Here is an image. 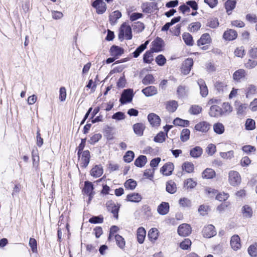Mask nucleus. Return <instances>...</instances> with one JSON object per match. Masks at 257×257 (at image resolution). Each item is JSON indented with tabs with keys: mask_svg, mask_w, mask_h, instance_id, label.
Wrapping results in <instances>:
<instances>
[{
	"mask_svg": "<svg viewBox=\"0 0 257 257\" xmlns=\"http://www.w3.org/2000/svg\"><path fill=\"white\" fill-rule=\"evenodd\" d=\"M118 37L120 41H122L124 38L126 40H131L133 35L131 26L126 23H123L119 28Z\"/></svg>",
	"mask_w": 257,
	"mask_h": 257,
	"instance_id": "nucleus-1",
	"label": "nucleus"
},
{
	"mask_svg": "<svg viewBox=\"0 0 257 257\" xmlns=\"http://www.w3.org/2000/svg\"><path fill=\"white\" fill-rule=\"evenodd\" d=\"M241 181L239 173L236 171H230L228 173V182L233 186L238 185Z\"/></svg>",
	"mask_w": 257,
	"mask_h": 257,
	"instance_id": "nucleus-2",
	"label": "nucleus"
},
{
	"mask_svg": "<svg viewBox=\"0 0 257 257\" xmlns=\"http://www.w3.org/2000/svg\"><path fill=\"white\" fill-rule=\"evenodd\" d=\"M92 6L96 9L98 14H102L106 11V5L103 0H95L92 3Z\"/></svg>",
	"mask_w": 257,
	"mask_h": 257,
	"instance_id": "nucleus-3",
	"label": "nucleus"
},
{
	"mask_svg": "<svg viewBox=\"0 0 257 257\" xmlns=\"http://www.w3.org/2000/svg\"><path fill=\"white\" fill-rule=\"evenodd\" d=\"M133 91L131 89L124 90L122 92L119 101L121 104L130 102L132 100Z\"/></svg>",
	"mask_w": 257,
	"mask_h": 257,
	"instance_id": "nucleus-4",
	"label": "nucleus"
},
{
	"mask_svg": "<svg viewBox=\"0 0 257 257\" xmlns=\"http://www.w3.org/2000/svg\"><path fill=\"white\" fill-rule=\"evenodd\" d=\"M81 157L80 159V165L81 167L86 168L90 161V152L88 150H85L80 153Z\"/></svg>",
	"mask_w": 257,
	"mask_h": 257,
	"instance_id": "nucleus-5",
	"label": "nucleus"
},
{
	"mask_svg": "<svg viewBox=\"0 0 257 257\" xmlns=\"http://www.w3.org/2000/svg\"><path fill=\"white\" fill-rule=\"evenodd\" d=\"M106 206L108 210L110 211L113 214L114 217L117 219L120 206L118 204H116L112 201H110L106 203Z\"/></svg>",
	"mask_w": 257,
	"mask_h": 257,
	"instance_id": "nucleus-6",
	"label": "nucleus"
},
{
	"mask_svg": "<svg viewBox=\"0 0 257 257\" xmlns=\"http://www.w3.org/2000/svg\"><path fill=\"white\" fill-rule=\"evenodd\" d=\"M193 65V60L192 58H187L183 63L181 71L184 75L189 74Z\"/></svg>",
	"mask_w": 257,
	"mask_h": 257,
	"instance_id": "nucleus-7",
	"label": "nucleus"
},
{
	"mask_svg": "<svg viewBox=\"0 0 257 257\" xmlns=\"http://www.w3.org/2000/svg\"><path fill=\"white\" fill-rule=\"evenodd\" d=\"M191 232V228L188 224L183 223L178 227V233L180 236H186L189 235Z\"/></svg>",
	"mask_w": 257,
	"mask_h": 257,
	"instance_id": "nucleus-8",
	"label": "nucleus"
},
{
	"mask_svg": "<svg viewBox=\"0 0 257 257\" xmlns=\"http://www.w3.org/2000/svg\"><path fill=\"white\" fill-rule=\"evenodd\" d=\"M163 41L160 38L157 37L152 43L151 51L154 52H159L163 49Z\"/></svg>",
	"mask_w": 257,
	"mask_h": 257,
	"instance_id": "nucleus-9",
	"label": "nucleus"
},
{
	"mask_svg": "<svg viewBox=\"0 0 257 257\" xmlns=\"http://www.w3.org/2000/svg\"><path fill=\"white\" fill-rule=\"evenodd\" d=\"M216 234L215 227L211 224L205 226L202 230V234L204 237L206 238H210Z\"/></svg>",
	"mask_w": 257,
	"mask_h": 257,
	"instance_id": "nucleus-10",
	"label": "nucleus"
},
{
	"mask_svg": "<svg viewBox=\"0 0 257 257\" xmlns=\"http://www.w3.org/2000/svg\"><path fill=\"white\" fill-rule=\"evenodd\" d=\"M256 86L252 84L246 85L243 88V91L245 95V97L248 98L255 94L256 91Z\"/></svg>",
	"mask_w": 257,
	"mask_h": 257,
	"instance_id": "nucleus-11",
	"label": "nucleus"
},
{
	"mask_svg": "<svg viewBox=\"0 0 257 257\" xmlns=\"http://www.w3.org/2000/svg\"><path fill=\"white\" fill-rule=\"evenodd\" d=\"M197 82L199 86L200 95L203 97H206L208 94V90L205 82L200 78L197 80Z\"/></svg>",
	"mask_w": 257,
	"mask_h": 257,
	"instance_id": "nucleus-12",
	"label": "nucleus"
},
{
	"mask_svg": "<svg viewBox=\"0 0 257 257\" xmlns=\"http://www.w3.org/2000/svg\"><path fill=\"white\" fill-rule=\"evenodd\" d=\"M222 108L216 105H212L209 110V114L211 117H218L222 114Z\"/></svg>",
	"mask_w": 257,
	"mask_h": 257,
	"instance_id": "nucleus-13",
	"label": "nucleus"
},
{
	"mask_svg": "<svg viewBox=\"0 0 257 257\" xmlns=\"http://www.w3.org/2000/svg\"><path fill=\"white\" fill-rule=\"evenodd\" d=\"M111 56L117 59L124 53V50L122 48L117 46L113 45L110 49Z\"/></svg>",
	"mask_w": 257,
	"mask_h": 257,
	"instance_id": "nucleus-14",
	"label": "nucleus"
},
{
	"mask_svg": "<svg viewBox=\"0 0 257 257\" xmlns=\"http://www.w3.org/2000/svg\"><path fill=\"white\" fill-rule=\"evenodd\" d=\"M148 119L153 126H158L160 125L161 119L158 115L153 113H150L148 116Z\"/></svg>",
	"mask_w": 257,
	"mask_h": 257,
	"instance_id": "nucleus-15",
	"label": "nucleus"
},
{
	"mask_svg": "<svg viewBox=\"0 0 257 257\" xmlns=\"http://www.w3.org/2000/svg\"><path fill=\"white\" fill-rule=\"evenodd\" d=\"M230 245L234 250H237L241 247L240 238L237 235H233L230 240Z\"/></svg>",
	"mask_w": 257,
	"mask_h": 257,
	"instance_id": "nucleus-16",
	"label": "nucleus"
},
{
	"mask_svg": "<svg viewBox=\"0 0 257 257\" xmlns=\"http://www.w3.org/2000/svg\"><path fill=\"white\" fill-rule=\"evenodd\" d=\"M174 170V165L172 163L165 164L160 170V172L166 176H169L172 174Z\"/></svg>",
	"mask_w": 257,
	"mask_h": 257,
	"instance_id": "nucleus-17",
	"label": "nucleus"
},
{
	"mask_svg": "<svg viewBox=\"0 0 257 257\" xmlns=\"http://www.w3.org/2000/svg\"><path fill=\"white\" fill-rule=\"evenodd\" d=\"M94 189L92 183L89 181H85L84 182V187L83 191L89 196V200L93 197V190Z\"/></svg>",
	"mask_w": 257,
	"mask_h": 257,
	"instance_id": "nucleus-18",
	"label": "nucleus"
},
{
	"mask_svg": "<svg viewBox=\"0 0 257 257\" xmlns=\"http://www.w3.org/2000/svg\"><path fill=\"white\" fill-rule=\"evenodd\" d=\"M237 36V32L232 29H229L225 31L223 35V38L228 41L233 40L236 38Z\"/></svg>",
	"mask_w": 257,
	"mask_h": 257,
	"instance_id": "nucleus-19",
	"label": "nucleus"
},
{
	"mask_svg": "<svg viewBox=\"0 0 257 257\" xmlns=\"http://www.w3.org/2000/svg\"><path fill=\"white\" fill-rule=\"evenodd\" d=\"M103 173V169L101 165H95L90 170V175L95 178L100 177Z\"/></svg>",
	"mask_w": 257,
	"mask_h": 257,
	"instance_id": "nucleus-20",
	"label": "nucleus"
},
{
	"mask_svg": "<svg viewBox=\"0 0 257 257\" xmlns=\"http://www.w3.org/2000/svg\"><path fill=\"white\" fill-rule=\"evenodd\" d=\"M210 128V124L206 121H201L197 123L195 126V129L202 133L207 132Z\"/></svg>",
	"mask_w": 257,
	"mask_h": 257,
	"instance_id": "nucleus-21",
	"label": "nucleus"
},
{
	"mask_svg": "<svg viewBox=\"0 0 257 257\" xmlns=\"http://www.w3.org/2000/svg\"><path fill=\"white\" fill-rule=\"evenodd\" d=\"M142 92L145 96L150 97L156 95L158 90L155 86H150L142 89Z\"/></svg>",
	"mask_w": 257,
	"mask_h": 257,
	"instance_id": "nucleus-22",
	"label": "nucleus"
},
{
	"mask_svg": "<svg viewBox=\"0 0 257 257\" xmlns=\"http://www.w3.org/2000/svg\"><path fill=\"white\" fill-rule=\"evenodd\" d=\"M211 38L208 33H205L202 35L200 38L197 41L198 46L203 45L210 43Z\"/></svg>",
	"mask_w": 257,
	"mask_h": 257,
	"instance_id": "nucleus-23",
	"label": "nucleus"
},
{
	"mask_svg": "<svg viewBox=\"0 0 257 257\" xmlns=\"http://www.w3.org/2000/svg\"><path fill=\"white\" fill-rule=\"evenodd\" d=\"M246 75L245 70L238 69L234 72L233 74V78L235 81H239L241 79L244 78Z\"/></svg>",
	"mask_w": 257,
	"mask_h": 257,
	"instance_id": "nucleus-24",
	"label": "nucleus"
},
{
	"mask_svg": "<svg viewBox=\"0 0 257 257\" xmlns=\"http://www.w3.org/2000/svg\"><path fill=\"white\" fill-rule=\"evenodd\" d=\"M188 88L185 85H179L177 90V94L179 98H182L187 96Z\"/></svg>",
	"mask_w": 257,
	"mask_h": 257,
	"instance_id": "nucleus-25",
	"label": "nucleus"
},
{
	"mask_svg": "<svg viewBox=\"0 0 257 257\" xmlns=\"http://www.w3.org/2000/svg\"><path fill=\"white\" fill-rule=\"evenodd\" d=\"M160 214L165 215L168 213L169 210V204L167 202H162L160 204L157 209Z\"/></svg>",
	"mask_w": 257,
	"mask_h": 257,
	"instance_id": "nucleus-26",
	"label": "nucleus"
},
{
	"mask_svg": "<svg viewBox=\"0 0 257 257\" xmlns=\"http://www.w3.org/2000/svg\"><path fill=\"white\" fill-rule=\"evenodd\" d=\"M145 128V126L142 123H137L133 125L135 133L139 136H143Z\"/></svg>",
	"mask_w": 257,
	"mask_h": 257,
	"instance_id": "nucleus-27",
	"label": "nucleus"
},
{
	"mask_svg": "<svg viewBox=\"0 0 257 257\" xmlns=\"http://www.w3.org/2000/svg\"><path fill=\"white\" fill-rule=\"evenodd\" d=\"M203 153L202 149L199 147L196 146L190 151V155L194 158H197L200 157Z\"/></svg>",
	"mask_w": 257,
	"mask_h": 257,
	"instance_id": "nucleus-28",
	"label": "nucleus"
},
{
	"mask_svg": "<svg viewBox=\"0 0 257 257\" xmlns=\"http://www.w3.org/2000/svg\"><path fill=\"white\" fill-rule=\"evenodd\" d=\"M241 212L245 218H251L253 214L252 208L248 205H244L241 208Z\"/></svg>",
	"mask_w": 257,
	"mask_h": 257,
	"instance_id": "nucleus-29",
	"label": "nucleus"
},
{
	"mask_svg": "<svg viewBox=\"0 0 257 257\" xmlns=\"http://www.w3.org/2000/svg\"><path fill=\"white\" fill-rule=\"evenodd\" d=\"M146 231L143 227H139L137 230V236L138 242L143 243L145 238Z\"/></svg>",
	"mask_w": 257,
	"mask_h": 257,
	"instance_id": "nucleus-30",
	"label": "nucleus"
},
{
	"mask_svg": "<svg viewBox=\"0 0 257 257\" xmlns=\"http://www.w3.org/2000/svg\"><path fill=\"white\" fill-rule=\"evenodd\" d=\"M236 2L232 0H227L224 4V7L228 15L231 14L232 11L235 8Z\"/></svg>",
	"mask_w": 257,
	"mask_h": 257,
	"instance_id": "nucleus-31",
	"label": "nucleus"
},
{
	"mask_svg": "<svg viewBox=\"0 0 257 257\" xmlns=\"http://www.w3.org/2000/svg\"><path fill=\"white\" fill-rule=\"evenodd\" d=\"M142 199L141 195L139 193H133L128 194L126 196V200L130 202H139Z\"/></svg>",
	"mask_w": 257,
	"mask_h": 257,
	"instance_id": "nucleus-32",
	"label": "nucleus"
},
{
	"mask_svg": "<svg viewBox=\"0 0 257 257\" xmlns=\"http://www.w3.org/2000/svg\"><path fill=\"white\" fill-rule=\"evenodd\" d=\"M166 189V191L170 194L175 193L177 191V187L175 183L172 180H170L167 182Z\"/></svg>",
	"mask_w": 257,
	"mask_h": 257,
	"instance_id": "nucleus-33",
	"label": "nucleus"
},
{
	"mask_svg": "<svg viewBox=\"0 0 257 257\" xmlns=\"http://www.w3.org/2000/svg\"><path fill=\"white\" fill-rule=\"evenodd\" d=\"M147 162L146 156L144 155L140 156L135 161V165L138 167H143Z\"/></svg>",
	"mask_w": 257,
	"mask_h": 257,
	"instance_id": "nucleus-34",
	"label": "nucleus"
},
{
	"mask_svg": "<svg viewBox=\"0 0 257 257\" xmlns=\"http://www.w3.org/2000/svg\"><path fill=\"white\" fill-rule=\"evenodd\" d=\"M178 107V103L175 100H171L167 102L166 108L167 110L170 112H174Z\"/></svg>",
	"mask_w": 257,
	"mask_h": 257,
	"instance_id": "nucleus-35",
	"label": "nucleus"
},
{
	"mask_svg": "<svg viewBox=\"0 0 257 257\" xmlns=\"http://www.w3.org/2000/svg\"><path fill=\"white\" fill-rule=\"evenodd\" d=\"M202 176L204 179H211L215 177V172L211 168H207L202 172Z\"/></svg>",
	"mask_w": 257,
	"mask_h": 257,
	"instance_id": "nucleus-36",
	"label": "nucleus"
},
{
	"mask_svg": "<svg viewBox=\"0 0 257 257\" xmlns=\"http://www.w3.org/2000/svg\"><path fill=\"white\" fill-rule=\"evenodd\" d=\"M236 107L237 114L238 115H243L245 114V111L247 108V104H242L238 102V105H236Z\"/></svg>",
	"mask_w": 257,
	"mask_h": 257,
	"instance_id": "nucleus-37",
	"label": "nucleus"
},
{
	"mask_svg": "<svg viewBox=\"0 0 257 257\" xmlns=\"http://www.w3.org/2000/svg\"><path fill=\"white\" fill-rule=\"evenodd\" d=\"M149 44V41H147L145 43L141 44L137 48L135 51L133 53L134 58H137L140 54L147 48V46Z\"/></svg>",
	"mask_w": 257,
	"mask_h": 257,
	"instance_id": "nucleus-38",
	"label": "nucleus"
},
{
	"mask_svg": "<svg viewBox=\"0 0 257 257\" xmlns=\"http://www.w3.org/2000/svg\"><path fill=\"white\" fill-rule=\"evenodd\" d=\"M213 130L214 132L218 135L222 134L225 131L224 126L222 123L217 122L213 125Z\"/></svg>",
	"mask_w": 257,
	"mask_h": 257,
	"instance_id": "nucleus-39",
	"label": "nucleus"
},
{
	"mask_svg": "<svg viewBox=\"0 0 257 257\" xmlns=\"http://www.w3.org/2000/svg\"><path fill=\"white\" fill-rule=\"evenodd\" d=\"M185 43L188 46H193L194 41L192 36L188 33H185L182 35Z\"/></svg>",
	"mask_w": 257,
	"mask_h": 257,
	"instance_id": "nucleus-40",
	"label": "nucleus"
},
{
	"mask_svg": "<svg viewBox=\"0 0 257 257\" xmlns=\"http://www.w3.org/2000/svg\"><path fill=\"white\" fill-rule=\"evenodd\" d=\"M121 17V14L120 12L114 11L109 16V21L111 24H114Z\"/></svg>",
	"mask_w": 257,
	"mask_h": 257,
	"instance_id": "nucleus-41",
	"label": "nucleus"
},
{
	"mask_svg": "<svg viewBox=\"0 0 257 257\" xmlns=\"http://www.w3.org/2000/svg\"><path fill=\"white\" fill-rule=\"evenodd\" d=\"M154 3H145L142 5V9L143 12L146 13H151L153 12Z\"/></svg>",
	"mask_w": 257,
	"mask_h": 257,
	"instance_id": "nucleus-42",
	"label": "nucleus"
},
{
	"mask_svg": "<svg viewBox=\"0 0 257 257\" xmlns=\"http://www.w3.org/2000/svg\"><path fill=\"white\" fill-rule=\"evenodd\" d=\"M132 27L135 32L137 33L142 32L145 29V25L144 23L141 22H137L134 23Z\"/></svg>",
	"mask_w": 257,
	"mask_h": 257,
	"instance_id": "nucleus-43",
	"label": "nucleus"
},
{
	"mask_svg": "<svg viewBox=\"0 0 257 257\" xmlns=\"http://www.w3.org/2000/svg\"><path fill=\"white\" fill-rule=\"evenodd\" d=\"M201 26V24L199 22L191 23L188 26V30L190 32H195L198 31Z\"/></svg>",
	"mask_w": 257,
	"mask_h": 257,
	"instance_id": "nucleus-44",
	"label": "nucleus"
},
{
	"mask_svg": "<svg viewBox=\"0 0 257 257\" xmlns=\"http://www.w3.org/2000/svg\"><path fill=\"white\" fill-rule=\"evenodd\" d=\"M182 169L186 171L187 173H190L193 172L194 165L189 162H185L182 165Z\"/></svg>",
	"mask_w": 257,
	"mask_h": 257,
	"instance_id": "nucleus-45",
	"label": "nucleus"
},
{
	"mask_svg": "<svg viewBox=\"0 0 257 257\" xmlns=\"http://www.w3.org/2000/svg\"><path fill=\"white\" fill-rule=\"evenodd\" d=\"M256 59H248L244 63V66L246 69H252L257 66V60Z\"/></svg>",
	"mask_w": 257,
	"mask_h": 257,
	"instance_id": "nucleus-46",
	"label": "nucleus"
},
{
	"mask_svg": "<svg viewBox=\"0 0 257 257\" xmlns=\"http://www.w3.org/2000/svg\"><path fill=\"white\" fill-rule=\"evenodd\" d=\"M248 254L252 257L257 256V243L250 245L248 249Z\"/></svg>",
	"mask_w": 257,
	"mask_h": 257,
	"instance_id": "nucleus-47",
	"label": "nucleus"
},
{
	"mask_svg": "<svg viewBox=\"0 0 257 257\" xmlns=\"http://www.w3.org/2000/svg\"><path fill=\"white\" fill-rule=\"evenodd\" d=\"M152 51H147L144 55L143 60L145 63L150 64L153 60Z\"/></svg>",
	"mask_w": 257,
	"mask_h": 257,
	"instance_id": "nucleus-48",
	"label": "nucleus"
},
{
	"mask_svg": "<svg viewBox=\"0 0 257 257\" xmlns=\"http://www.w3.org/2000/svg\"><path fill=\"white\" fill-rule=\"evenodd\" d=\"M207 26L211 28L214 29L217 28L219 25V22L217 18H213L209 19L206 24Z\"/></svg>",
	"mask_w": 257,
	"mask_h": 257,
	"instance_id": "nucleus-49",
	"label": "nucleus"
},
{
	"mask_svg": "<svg viewBox=\"0 0 257 257\" xmlns=\"http://www.w3.org/2000/svg\"><path fill=\"white\" fill-rule=\"evenodd\" d=\"M173 123L175 125L187 126L189 124V121L187 120H184L177 117L174 120Z\"/></svg>",
	"mask_w": 257,
	"mask_h": 257,
	"instance_id": "nucleus-50",
	"label": "nucleus"
},
{
	"mask_svg": "<svg viewBox=\"0 0 257 257\" xmlns=\"http://www.w3.org/2000/svg\"><path fill=\"white\" fill-rule=\"evenodd\" d=\"M115 239L117 245L121 249H123L125 244L124 238L120 235L117 234L115 235Z\"/></svg>",
	"mask_w": 257,
	"mask_h": 257,
	"instance_id": "nucleus-51",
	"label": "nucleus"
},
{
	"mask_svg": "<svg viewBox=\"0 0 257 257\" xmlns=\"http://www.w3.org/2000/svg\"><path fill=\"white\" fill-rule=\"evenodd\" d=\"M190 131L187 128H184L181 133L180 139L182 142H186L189 140Z\"/></svg>",
	"mask_w": 257,
	"mask_h": 257,
	"instance_id": "nucleus-52",
	"label": "nucleus"
},
{
	"mask_svg": "<svg viewBox=\"0 0 257 257\" xmlns=\"http://www.w3.org/2000/svg\"><path fill=\"white\" fill-rule=\"evenodd\" d=\"M245 129L247 130H253L255 127V121L251 118H248L245 122Z\"/></svg>",
	"mask_w": 257,
	"mask_h": 257,
	"instance_id": "nucleus-53",
	"label": "nucleus"
},
{
	"mask_svg": "<svg viewBox=\"0 0 257 257\" xmlns=\"http://www.w3.org/2000/svg\"><path fill=\"white\" fill-rule=\"evenodd\" d=\"M136 181L132 179L127 180L124 183L125 187L131 190H134L136 188Z\"/></svg>",
	"mask_w": 257,
	"mask_h": 257,
	"instance_id": "nucleus-54",
	"label": "nucleus"
},
{
	"mask_svg": "<svg viewBox=\"0 0 257 257\" xmlns=\"http://www.w3.org/2000/svg\"><path fill=\"white\" fill-rule=\"evenodd\" d=\"M135 157L134 153L132 151H128L123 157L124 161L127 163L131 162Z\"/></svg>",
	"mask_w": 257,
	"mask_h": 257,
	"instance_id": "nucleus-55",
	"label": "nucleus"
},
{
	"mask_svg": "<svg viewBox=\"0 0 257 257\" xmlns=\"http://www.w3.org/2000/svg\"><path fill=\"white\" fill-rule=\"evenodd\" d=\"M166 135L163 132H160L154 139V141L157 143H163L165 141Z\"/></svg>",
	"mask_w": 257,
	"mask_h": 257,
	"instance_id": "nucleus-56",
	"label": "nucleus"
},
{
	"mask_svg": "<svg viewBox=\"0 0 257 257\" xmlns=\"http://www.w3.org/2000/svg\"><path fill=\"white\" fill-rule=\"evenodd\" d=\"M179 204L182 207H188L191 205V201L187 198H182L179 200Z\"/></svg>",
	"mask_w": 257,
	"mask_h": 257,
	"instance_id": "nucleus-57",
	"label": "nucleus"
},
{
	"mask_svg": "<svg viewBox=\"0 0 257 257\" xmlns=\"http://www.w3.org/2000/svg\"><path fill=\"white\" fill-rule=\"evenodd\" d=\"M196 185L197 183L191 178L188 179L184 182V185L188 189L193 188L196 186Z\"/></svg>",
	"mask_w": 257,
	"mask_h": 257,
	"instance_id": "nucleus-58",
	"label": "nucleus"
},
{
	"mask_svg": "<svg viewBox=\"0 0 257 257\" xmlns=\"http://www.w3.org/2000/svg\"><path fill=\"white\" fill-rule=\"evenodd\" d=\"M202 111V107L199 105H192L189 109V112L192 114H198Z\"/></svg>",
	"mask_w": 257,
	"mask_h": 257,
	"instance_id": "nucleus-59",
	"label": "nucleus"
},
{
	"mask_svg": "<svg viewBox=\"0 0 257 257\" xmlns=\"http://www.w3.org/2000/svg\"><path fill=\"white\" fill-rule=\"evenodd\" d=\"M154 81V78L151 74H148L143 78L142 82L145 85H148L153 83Z\"/></svg>",
	"mask_w": 257,
	"mask_h": 257,
	"instance_id": "nucleus-60",
	"label": "nucleus"
},
{
	"mask_svg": "<svg viewBox=\"0 0 257 257\" xmlns=\"http://www.w3.org/2000/svg\"><path fill=\"white\" fill-rule=\"evenodd\" d=\"M220 156L223 159H231L234 157V152L233 151H229L227 152H221Z\"/></svg>",
	"mask_w": 257,
	"mask_h": 257,
	"instance_id": "nucleus-61",
	"label": "nucleus"
},
{
	"mask_svg": "<svg viewBox=\"0 0 257 257\" xmlns=\"http://www.w3.org/2000/svg\"><path fill=\"white\" fill-rule=\"evenodd\" d=\"M234 55L238 57L242 58L245 55L244 47H237L234 51Z\"/></svg>",
	"mask_w": 257,
	"mask_h": 257,
	"instance_id": "nucleus-62",
	"label": "nucleus"
},
{
	"mask_svg": "<svg viewBox=\"0 0 257 257\" xmlns=\"http://www.w3.org/2000/svg\"><path fill=\"white\" fill-rule=\"evenodd\" d=\"M125 118V115L124 113L121 111L117 112L113 114L112 116V118L116 120H123Z\"/></svg>",
	"mask_w": 257,
	"mask_h": 257,
	"instance_id": "nucleus-63",
	"label": "nucleus"
},
{
	"mask_svg": "<svg viewBox=\"0 0 257 257\" xmlns=\"http://www.w3.org/2000/svg\"><path fill=\"white\" fill-rule=\"evenodd\" d=\"M249 57L252 59H257V47H251L248 52Z\"/></svg>",
	"mask_w": 257,
	"mask_h": 257,
	"instance_id": "nucleus-64",
	"label": "nucleus"
}]
</instances>
